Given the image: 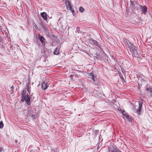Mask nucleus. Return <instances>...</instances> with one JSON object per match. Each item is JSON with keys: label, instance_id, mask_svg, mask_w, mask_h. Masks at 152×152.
Here are the masks:
<instances>
[{"label": "nucleus", "instance_id": "f257e3e1", "mask_svg": "<svg viewBox=\"0 0 152 152\" xmlns=\"http://www.w3.org/2000/svg\"><path fill=\"white\" fill-rule=\"evenodd\" d=\"M87 77L89 78L91 80L93 81V82L94 83L95 81V76L93 73H88L86 75Z\"/></svg>", "mask_w": 152, "mask_h": 152}, {"label": "nucleus", "instance_id": "f03ea898", "mask_svg": "<svg viewBox=\"0 0 152 152\" xmlns=\"http://www.w3.org/2000/svg\"><path fill=\"white\" fill-rule=\"evenodd\" d=\"M38 37V39L41 41L43 45H45V39L44 37L40 34H39L37 35Z\"/></svg>", "mask_w": 152, "mask_h": 152}, {"label": "nucleus", "instance_id": "7ed1b4c3", "mask_svg": "<svg viewBox=\"0 0 152 152\" xmlns=\"http://www.w3.org/2000/svg\"><path fill=\"white\" fill-rule=\"evenodd\" d=\"M121 110V112L122 113V114L124 116L123 118L124 119H127L128 120L130 121L131 120V118L129 117V116L127 114H126L125 112L123 111H122V110Z\"/></svg>", "mask_w": 152, "mask_h": 152}, {"label": "nucleus", "instance_id": "20e7f679", "mask_svg": "<svg viewBox=\"0 0 152 152\" xmlns=\"http://www.w3.org/2000/svg\"><path fill=\"white\" fill-rule=\"evenodd\" d=\"M140 9L141 10V12L144 14V15L146 14V13L147 12V8L145 6H140Z\"/></svg>", "mask_w": 152, "mask_h": 152}, {"label": "nucleus", "instance_id": "39448f33", "mask_svg": "<svg viewBox=\"0 0 152 152\" xmlns=\"http://www.w3.org/2000/svg\"><path fill=\"white\" fill-rule=\"evenodd\" d=\"M109 152H121L118 148H115L113 147L109 148Z\"/></svg>", "mask_w": 152, "mask_h": 152}, {"label": "nucleus", "instance_id": "423d86ee", "mask_svg": "<svg viewBox=\"0 0 152 152\" xmlns=\"http://www.w3.org/2000/svg\"><path fill=\"white\" fill-rule=\"evenodd\" d=\"M41 87L42 89L45 90L47 88L48 86L47 85V83L43 82L41 84Z\"/></svg>", "mask_w": 152, "mask_h": 152}, {"label": "nucleus", "instance_id": "0eeeda50", "mask_svg": "<svg viewBox=\"0 0 152 152\" xmlns=\"http://www.w3.org/2000/svg\"><path fill=\"white\" fill-rule=\"evenodd\" d=\"M65 4L67 9H71V6L69 1L68 0H66L65 1Z\"/></svg>", "mask_w": 152, "mask_h": 152}, {"label": "nucleus", "instance_id": "6e6552de", "mask_svg": "<svg viewBox=\"0 0 152 152\" xmlns=\"http://www.w3.org/2000/svg\"><path fill=\"white\" fill-rule=\"evenodd\" d=\"M30 98L29 96H27L26 98H25L24 99H23L22 101H24V100L26 102L28 105L30 104L29 102L30 101Z\"/></svg>", "mask_w": 152, "mask_h": 152}, {"label": "nucleus", "instance_id": "1a4fd4ad", "mask_svg": "<svg viewBox=\"0 0 152 152\" xmlns=\"http://www.w3.org/2000/svg\"><path fill=\"white\" fill-rule=\"evenodd\" d=\"M41 16L45 20H47V14L45 12H43L41 14Z\"/></svg>", "mask_w": 152, "mask_h": 152}, {"label": "nucleus", "instance_id": "9d476101", "mask_svg": "<svg viewBox=\"0 0 152 152\" xmlns=\"http://www.w3.org/2000/svg\"><path fill=\"white\" fill-rule=\"evenodd\" d=\"M28 96V94H26V91L23 90L22 91V98L23 100L25 98H26Z\"/></svg>", "mask_w": 152, "mask_h": 152}, {"label": "nucleus", "instance_id": "9b49d317", "mask_svg": "<svg viewBox=\"0 0 152 152\" xmlns=\"http://www.w3.org/2000/svg\"><path fill=\"white\" fill-rule=\"evenodd\" d=\"M132 56H134L137 57L139 56L138 54L137 53V51L136 50V49L134 50V51L132 52Z\"/></svg>", "mask_w": 152, "mask_h": 152}, {"label": "nucleus", "instance_id": "f8f14e48", "mask_svg": "<svg viewBox=\"0 0 152 152\" xmlns=\"http://www.w3.org/2000/svg\"><path fill=\"white\" fill-rule=\"evenodd\" d=\"M142 102H140L139 103V107L137 110V111L139 114H140V112L141 111V108L142 107Z\"/></svg>", "mask_w": 152, "mask_h": 152}, {"label": "nucleus", "instance_id": "ddd939ff", "mask_svg": "<svg viewBox=\"0 0 152 152\" xmlns=\"http://www.w3.org/2000/svg\"><path fill=\"white\" fill-rule=\"evenodd\" d=\"M59 49H60V48H59L58 47L57 48H56L54 52V54L55 55H58V54H59Z\"/></svg>", "mask_w": 152, "mask_h": 152}, {"label": "nucleus", "instance_id": "4468645a", "mask_svg": "<svg viewBox=\"0 0 152 152\" xmlns=\"http://www.w3.org/2000/svg\"><path fill=\"white\" fill-rule=\"evenodd\" d=\"M42 28L43 29V31L45 32H47L48 31V28L45 25H42Z\"/></svg>", "mask_w": 152, "mask_h": 152}, {"label": "nucleus", "instance_id": "2eb2a0df", "mask_svg": "<svg viewBox=\"0 0 152 152\" xmlns=\"http://www.w3.org/2000/svg\"><path fill=\"white\" fill-rule=\"evenodd\" d=\"M146 92L148 93H151L152 94V88H149L145 89Z\"/></svg>", "mask_w": 152, "mask_h": 152}, {"label": "nucleus", "instance_id": "dca6fc26", "mask_svg": "<svg viewBox=\"0 0 152 152\" xmlns=\"http://www.w3.org/2000/svg\"><path fill=\"white\" fill-rule=\"evenodd\" d=\"M30 88L31 87H30V83H28L26 86V89L27 91L29 93H30Z\"/></svg>", "mask_w": 152, "mask_h": 152}, {"label": "nucleus", "instance_id": "f3484780", "mask_svg": "<svg viewBox=\"0 0 152 152\" xmlns=\"http://www.w3.org/2000/svg\"><path fill=\"white\" fill-rule=\"evenodd\" d=\"M128 44V48L129 49V50L131 48L134 46V45L130 43H129V44Z\"/></svg>", "mask_w": 152, "mask_h": 152}, {"label": "nucleus", "instance_id": "a211bd4d", "mask_svg": "<svg viewBox=\"0 0 152 152\" xmlns=\"http://www.w3.org/2000/svg\"><path fill=\"white\" fill-rule=\"evenodd\" d=\"M94 40H93V39H90L88 40V42L90 43H91V44L93 45V43L94 42Z\"/></svg>", "mask_w": 152, "mask_h": 152}, {"label": "nucleus", "instance_id": "6ab92c4d", "mask_svg": "<svg viewBox=\"0 0 152 152\" xmlns=\"http://www.w3.org/2000/svg\"><path fill=\"white\" fill-rule=\"evenodd\" d=\"M136 49V47L134 45L129 50L132 52Z\"/></svg>", "mask_w": 152, "mask_h": 152}, {"label": "nucleus", "instance_id": "aec40b11", "mask_svg": "<svg viewBox=\"0 0 152 152\" xmlns=\"http://www.w3.org/2000/svg\"><path fill=\"white\" fill-rule=\"evenodd\" d=\"M84 9L82 7H80L79 8V11L81 12H83L84 11Z\"/></svg>", "mask_w": 152, "mask_h": 152}, {"label": "nucleus", "instance_id": "412c9836", "mask_svg": "<svg viewBox=\"0 0 152 152\" xmlns=\"http://www.w3.org/2000/svg\"><path fill=\"white\" fill-rule=\"evenodd\" d=\"M93 45L96 46H98L99 45L98 43L96 40L94 41V42L93 43Z\"/></svg>", "mask_w": 152, "mask_h": 152}, {"label": "nucleus", "instance_id": "4be33fe9", "mask_svg": "<svg viewBox=\"0 0 152 152\" xmlns=\"http://www.w3.org/2000/svg\"><path fill=\"white\" fill-rule=\"evenodd\" d=\"M4 126V124L2 121H1L0 122V129L2 128Z\"/></svg>", "mask_w": 152, "mask_h": 152}, {"label": "nucleus", "instance_id": "5701e85b", "mask_svg": "<svg viewBox=\"0 0 152 152\" xmlns=\"http://www.w3.org/2000/svg\"><path fill=\"white\" fill-rule=\"evenodd\" d=\"M0 152H4V148L0 147Z\"/></svg>", "mask_w": 152, "mask_h": 152}, {"label": "nucleus", "instance_id": "b1692460", "mask_svg": "<svg viewBox=\"0 0 152 152\" xmlns=\"http://www.w3.org/2000/svg\"><path fill=\"white\" fill-rule=\"evenodd\" d=\"M69 10H70L72 12V13L73 15H74L75 14V12L74 11V10L72 9V7H71V9H69Z\"/></svg>", "mask_w": 152, "mask_h": 152}, {"label": "nucleus", "instance_id": "393cba45", "mask_svg": "<svg viewBox=\"0 0 152 152\" xmlns=\"http://www.w3.org/2000/svg\"><path fill=\"white\" fill-rule=\"evenodd\" d=\"M69 10H70L72 12V13L73 15H74L75 14V12L74 11V10L72 9V7H71V9H69Z\"/></svg>", "mask_w": 152, "mask_h": 152}, {"label": "nucleus", "instance_id": "a878e982", "mask_svg": "<svg viewBox=\"0 0 152 152\" xmlns=\"http://www.w3.org/2000/svg\"><path fill=\"white\" fill-rule=\"evenodd\" d=\"M11 91H12V92H13V90H14V86H12L11 87Z\"/></svg>", "mask_w": 152, "mask_h": 152}, {"label": "nucleus", "instance_id": "bb28decb", "mask_svg": "<svg viewBox=\"0 0 152 152\" xmlns=\"http://www.w3.org/2000/svg\"><path fill=\"white\" fill-rule=\"evenodd\" d=\"M34 26L35 28L36 29H37L38 28L35 23H34Z\"/></svg>", "mask_w": 152, "mask_h": 152}, {"label": "nucleus", "instance_id": "cd10ccee", "mask_svg": "<svg viewBox=\"0 0 152 152\" xmlns=\"http://www.w3.org/2000/svg\"><path fill=\"white\" fill-rule=\"evenodd\" d=\"M120 76L121 78L122 79V80H124V79L123 77V76L121 74L120 75Z\"/></svg>", "mask_w": 152, "mask_h": 152}, {"label": "nucleus", "instance_id": "c85d7f7f", "mask_svg": "<svg viewBox=\"0 0 152 152\" xmlns=\"http://www.w3.org/2000/svg\"><path fill=\"white\" fill-rule=\"evenodd\" d=\"M124 42H126L127 43V44H128V42H129V41L127 39H125L124 40Z\"/></svg>", "mask_w": 152, "mask_h": 152}, {"label": "nucleus", "instance_id": "c756f323", "mask_svg": "<svg viewBox=\"0 0 152 152\" xmlns=\"http://www.w3.org/2000/svg\"><path fill=\"white\" fill-rule=\"evenodd\" d=\"M1 40H2V38L1 36H0V42L1 41Z\"/></svg>", "mask_w": 152, "mask_h": 152}, {"label": "nucleus", "instance_id": "7c9ffc66", "mask_svg": "<svg viewBox=\"0 0 152 152\" xmlns=\"http://www.w3.org/2000/svg\"><path fill=\"white\" fill-rule=\"evenodd\" d=\"M151 145H152V146H152V143L151 144Z\"/></svg>", "mask_w": 152, "mask_h": 152}]
</instances>
